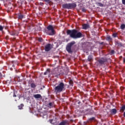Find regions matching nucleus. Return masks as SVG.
<instances>
[{"instance_id":"nucleus-1","label":"nucleus","mask_w":125,"mask_h":125,"mask_svg":"<svg viewBox=\"0 0 125 125\" xmlns=\"http://www.w3.org/2000/svg\"><path fill=\"white\" fill-rule=\"evenodd\" d=\"M67 34L69 35L70 38L73 39H79V38L83 37V34L81 32H78V31L76 30V29L67 30Z\"/></svg>"},{"instance_id":"nucleus-2","label":"nucleus","mask_w":125,"mask_h":125,"mask_svg":"<svg viewBox=\"0 0 125 125\" xmlns=\"http://www.w3.org/2000/svg\"><path fill=\"white\" fill-rule=\"evenodd\" d=\"M65 89V84L63 83H60L57 86L55 87V92H62Z\"/></svg>"},{"instance_id":"nucleus-3","label":"nucleus","mask_w":125,"mask_h":125,"mask_svg":"<svg viewBox=\"0 0 125 125\" xmlns=\"http://www.w3.org/2000/svg\"><path fill=\"white\" fill-rule=\"evenodd\" d=\"M63 8L65 9H73L77 7V4L75 3H66L63 4L62 5Z\"/></svg>"},{"instance_id":"nucleus-4","label":"nucleus","mask_w":125,"mask_h":125,"mask_svg":"<svg viewBox=\"0 0 125 125\" xmlns=\"http://www.w3.org/2000/svg\"><path fill=\"white\" fill-rule=\"evenodd\" d=\"M47 29L48 30L46 31V33H47L48 35H49V36H53L55 34V31H54V27L52 25H49L47 27Z\"/></svg>"},{"instance_id":"nucleus-5","label":"nucleus","mask_w":125,"mask_h":125,"mask_svg":"<svg viewBox=\"0 0 125 125\" xmlns=\"http://www.w3.org/2000/svg\"><path fill=\"white\" fill-rule=\"evenodd\" d=\"M75 43H76L75 41H72L67 44L66 46V50L69 53H72V52H73L72 49H71V47H72V46H73V44H75Z\"/></svg>"},{"instance_id":"nucleus-6","label":"nucleus","mask_w":125,"mask_h":125,"mask_svg":"<svg viewBox=\"0 0 125 125\" xmlns=\"http://www.w3.org/2000/svg\"><path fill=\"white\" fill-rule=\"evenodd\" d=\"M51 49V44L50 43L47 44L45 46V51H49Z\"/></svg>"},{"instance_id":"nucleus-7","label":"nucleus","mask_w":125,"mask_h":125,"mask_svg":"<svg viewBox=\"0 0 125 125\" xmlns=\"http://www.w3.org/2000/svg\"><path fill=\"white\" fill-rule=\"evenodd\" d=\"M98 61L99 63H100V64H104V63H105V62H107V59L101 58L100 60H99Z\"/></svg>"},{"instance_id":"nucleus-8","label":"nucleus","mask_w":125,"mask_h":125,"mask_svg":"<svg viewBox=\"0 0 125 125\" xmlns=\"http://www.w3.org/2000/svg\"><path fill=\"white\" fill-rule=\"evenodd\" d=\"M89 28V25L87 24H84L83 25V30H86V29H88Z\"/></svg>"},{"instance_id":"nucleus-9","label":"nucleus","mask_w":125,"mask_h":125,"mask_svg":"<svg viewBox=\"0 0 125 125\" xmlns=\"http://www.w3.org/2000/svg\"><path fill=\"white\" fill-rule=\"evenodd\" d=\"M34 97L36 98V99H39L40 98H42V95H41V94H35L34 95Z\"/></svg>"},{"instance_id":"nucleus-10","label":"nucleus","mask_w":125,"mask_h":125,"mask_svg":"<svg viewBox=\"0 0 125 125\" xmlns=\"http://www.w3.org/2000/svg\"><path fill=\"white\" fill-rule=\"evenodd\" d=\"M53 106H54V104L53 103H50L47 104V107L50 108H53Z\"/></svg>"},{"instance_id":"nucleus-11","label":"nucleus","mask_w":125,"mask_h":125,"mask_svg":"<svg viewBox=\"0 0 125 125\" xmlns=\"http://www.w3.org/2000/svg\"><path fill=\"white\" fill-rule=\"evenodd\" d=\"M93 57H92V55H89L88 57V61L90 62V61H92V59H93Z\"/></svg>"},{"instance_id":"nucleus-12","label":"nucleus","mask_w":125,"mask_h":125,"mask_svg":"<svg viewBox=\"0 0 125 125\" xmlns=\"http://www.w3.org/2000/svg\"><path fill=\"white\" fill-rule=\"evenodd\" d=\"M24 18V16L22 14L19 15V19H23Z\"/></svg>"},{"instance_id":"nucleus-13","label":"nucleus","mask_w":125,"mask_h":125,"mask_svg":"<svg viewBox=\"0 0 125 125\" xmlns=\"http://www.w3.org/2000/svg\"><path fill=\"white\" fill-rule=\"evenodd\" d=\"M35 30L36 31H42V27L41 26H37Z\"/></svg>"},{"instance_id":"nucleus-14","label":"nucleus","mask_w":125,"mask_h":125,"mask_svg":"<svg viewBox=\"0 0 125 125\" xmlns=\"http://www.w3.org/2000/svg\"><path fill=\"white\" fill-rule=\"evenodd\" d=\"M111 112L112 114H116V113H117V110H116V109H112Z\"/></svg>"},{"instance_id":"nucleus-15","label":"nucleus","mask_w":125,"mask_h":125,"mask_svg":"<svg viewBox=\"0 0 125 125\" xmlns=\"http://www.w3.org/2000/svg\"><path fill=\"white\" fill-rule=\"evenodd\" d=\"M36 86L37 85H36V84L34 83H32L31 84V87H32V88H35V87H36Z\"/></svg>"},{"instance_id":"nucleus-16","label":"nucleus","mask_w":125,"mask_h":125,"mask_svg":"<svg viewBox=\"0 0 125 125\" xmlns=\"http://www.w3.org/2000/svg\"><path fill=\"white\" fill-rule=\"evenodd\" d=\"M125 105H123V106L121 107V111L122 112H124V111H125Z\"/></svg>"},{"instance_id":"nucleus-17","label":"nucleus","mask_w":125,"mask_h":125,"mask_svg":"<svg viewBox=\"0 0 125 125\" xmlns=\"http://www.w3.org/2000/svg\"><path fill=\"white\" fill-rule=\"evenodd\" d=\"M23 106H24V104H21L20 105L18 106V108L19 109H20V110H21V109H22V108H23Z\"/></svg>"},{"instance_id":"nucleus-18","label":"nucleus","mask_w":125,"mask_h":125,"mask_svg":"<svg viewBox=\"0 0 125 125\" xmlns=\"http://www.w3.org/2000/svg\"><path fill=\"white\" fill-rule=\"evenodd\" d=\"M53 75L54 77H56V78H58L59 76V73H53Z\"/></svg>"},{"instance_id":"nucleus-19","label":"nucleus","mask_w":125,"mask_h":125,"mask_svg":"<svg viewBox=\"0 0 125 125\" xmlns=\"http://www.w3.org/2000/svg\"><path fill=\"white\" fill-rule=\"evenodd\" d=\"M66 124H67V122H66V121H63L60 124V125H66Z\"/></svg>"},{"instance_id":"nucleus-20","label":"nucleus","mask_w":125,"mask_h":125,"mask_svg":"<svg viewBox=\"0 0 125 125\" xmlns=\"http://www.w3.org/2000/svg\"><path fill=\"white\" fill-rule=\"evenodd\" d=\"M125 24H122L121 25V29L122 30H124V29H125Z\"/></svg>"},{"instance_id":"nucleus-21","label":"nucleus","mask_w":125,"mask_h":125,"mask_svg":"<svg viewBox=\"0 0 125 125\" xmlns=\"http://www.w3.org/2000/svg\"><path fill=\"white\" fill-rule=\"evenodd\" d=\"M98 5H99V6H103V4L102 3H101V2H99V3H98Z\"/></svg>"},{"instance_id":"nucleus-22","label":"nucleus","mask_w":125,"mask_h":125,"mask_svg":"<svg viewBox=\"0 0 125 125\" xmlns=\"http://www.w3.org/2000/svg\"><path fill=\"white\" fill-rule=\"evenodd\" d=\"M114 53H115V51H114V50H112L111 51H110V54L113 55L114 54Z\"/></svg>"},{"instance_id":"nucleus-23","label":"nucleus","mask_w":125,"mask_h":125,"mask_svg":"<svg viewBox=\"0 0 125 125\" xmlns=\"http://www.w3.org/2000/svg\"><path fill=\"white\" fill-rule=\"evenodd\" d=\"M106 40H107V41H111V37L110 36H108L106 38Z\"/></svg>"},{"instance_id":"nucleus-24","label":"nucleus","mask_w":125,"mask_h":125,"mask_svg":"<svg viewBox=\"0 0 125 125\" xmlns=\"http://www.w3.org/2000/svg\"><path fill=\"white\" fill-rule=\"evenodd\" d=\"M48 72H49V69H47V71L45 72H44V75H46Z\"/></svg>"},{"instance_id":"nucleus-25","label":"nucleus","mask_w":125,"mask_h":125,"mask_svg":"<svg viewBox=\"0 0 125 125\" xmlns=\"http://www.w3.org/2000/svg\"><path fill=\"white\" fill-rule=\"evenodd\" d=\"M2 30H3V27L0 25V31H2Z\"/></svg>"},{"instance_id":"nucleus-26","label":"nucleus","mask_w":125,"mask_h":125,"mask_svg":"<svg viewBox=\"0 0 125 125\" xmlns=\"http://www.w3.org/2000/svg\"><path fill=\"white\" fill-rule=\"evenodd\" d=\"M95 119L94 117H92L89 119V121H93Z\"/></svg>"},{"instance_id":"nucleus-27","label":"nucleus","mask_w":125,"mask_h":125,"mask_svg":"<svg viewBox=\"0 0 125 125\" xmlns=\"http://www.w3.org/2000/svg\"><path fill=\"white\" fill-rule=\"evenodd\" d=\"M122 3L124 5H125V0H122Z\"/></svg>"},{"instance_id":"nucleus-28","label":"nucleus","mask_w":125,"mask_h":125,"mask_svg":"<svg viewBox=\"0 0 125 125\" xmlns=\"http://www.w3.org/2000/svg\"><path fill=\"white\" fill-rule=\"evenodd\" d=\"M44 1H45L46 2H49L50 0H44Z\"/></svg>"},{"instance_id":"nucleus-29","label":"nucleus","mask_w":125,"mask_h":125,"mask_svg":"<svg viewBox=\"0 0 125 125\" xmlns=\"http://www.w3.org/2000/svg\"><path fill=\"white\" fill-rule=\"evenodd\" d=\"M53 121V120H49V122L50 123V124H52V122Z\"/></svg>"},{"instance_id":"nucleus-30","label":"nucleus","mask_w":125,"mask_h":125,"mask_svg":"<svg viewBox=\"0 0 125 125\" xmlns=\"http://www.w3.org/2000/svg\"><path fill=\"white\" fill-rule=\"evenodd\" d=\"M113 37H114V38H116V37H117V34H113Z\"/></svg>"},{"instance_id":"nucleus-31","label":"nucleus","mask_w":125,"mask_h":125,"mask_svg":"<svg viewBox=\"0 0 125 125\" xmlns=\"http://www.w3.org/2000/svg\"><path fill=\"white\" fill-rule=\"evenodd\" d=\"M69 83L71 84V85H73V83H72V82H69Z\"/></svg>"},{"instance_id":"nucleus-32","label":"nucleus","mask_w":125,"mask_h":125,"mask_svg":"<svg viewBox=\"0 0 125 125\" xmlns=\"http://www.w3.org/2000/svg\"><path fill=\"white\" fill-rule=\"evenodd\" d=\"M2 76V75H1V73H0V78H1Z\"/></svg>"},{"instance_id":"nucleus-33","label":"nucleus","mask_w":125,"mask_h":125,"mask_svg":"<svg viewBox=\"0 0 125 125\" xmlns=\"http://www.w3.org/2000/svg\"><path fill=\"white\" fill-rule=\"evenodd\" d=\"M39 42H42V39H40L39 40Z\"/></svg>"},{"instance_id":"nucleus-34","label":"nucleus","mask_w":125,"mask_h":125,"mask_svg":"<svg viewBox=\"0 0 125 125\" xmlns=\"http://www.w3.org/2000/svg\"><path fill=\"white\" fill-rule=\"evenodd\" d=\"M13 97H16V95H15V94H14Z\"/></svg>"},{"instance_id":"nucleus-35","label":"nucleus","mask_w":125,"mask_h":125,"mask_svg":"<svg viewBox=\"0 0 125 125\" xmlns=\"http://www.w3.org/2000/svg\"><path fill=\"white\" fill-rule=\"evenodd\" d=\"M124 116L125 117V112L124 113Z\"/></svg>"},{"instance_id":"nucleus-36","label":"nucleus","mask_w":125,"mask_h":125,"mask_svg":"<svg viewBox=\"0 0 125 125\" xmlns=\"http://www.w3.org/2000/svg\"><path fill=\"white\" fill-rule=\"evenodd\" d=\"M124 62H125V58L124 59Z\"/></svg>"},{"instance_id":"nucleus-37","label":"nucleus","mask_w":125,"mask_h":125,"mask_svg":"<svg viewBox=\"0 0 125 125\" xmlns=\"http://www.w3.org/2000/svg\"><path fill=\"white\" fill-rule=\"evenodd\" d=\"M84 11V10L83 9V11Z\"/></svg>"},{"instance_id":"nucleus-38","label":"nucleus","mask_w":125,"mask_h":125,"mask_svg":"<svg viewBox=\"0 0 125 125\" xmlns=\"http://www.w3.org/2000/svg\"><path fill=\"white\" fill-rule=\"evenodd\" d=\"M84 11V10L83 9V11Z\"/></svg>"}]
</instances>
